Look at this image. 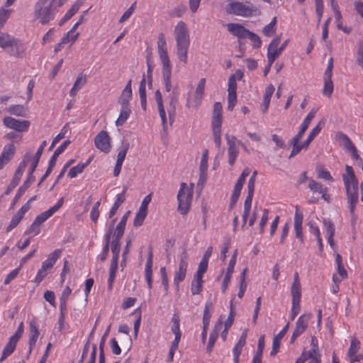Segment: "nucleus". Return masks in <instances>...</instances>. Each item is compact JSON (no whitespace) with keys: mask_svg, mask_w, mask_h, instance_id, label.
<instances>
[{"mask_svg":"<svg viewBox=\"0 0 363 363\" xmlns=\"http://www.w3.org/2000/svg\"><path fill=\"white\" fill-rule=\"evenodd\" d=\"M94 145L101 152L107 154L111 150V139L106 130L100 131L94 138Z\"/></svg>","mask_w":363,"mask_h":363,"instance_id":"12","label":"nucleus"},{"mask_svg":"<svg viewBox=\"0 0 363 363\" xmlns=\"http://www.w3.org/2000/svg\"><path fill=\"white\" fill-rule=\"evenodd\" d=\"M72 293V289L69 286H67L60 296V309L66 310L67 308V301L69 298L70 294Z\"/></svg>","mask_w":363,"mask_h":363,"instance_id":"46","label":"nucleus"},{"mask_svg":"<svg viewBox=\"0 0 363 363\" xmlns=\"http://www.w3.org/2000/svg\"><path fill=\"white\" fill-rule=\"evenodd\" d=\"M82 5V1L81 0H77L76 2H74L70 9L67 11V12L60 21L59 25L62 26L66 21L69 20L79 11Z\"/></svg>","mask_w":363,"mask_h":363,"instance_id":"33","label":"nucleus"},{"mask_svg":"<svg viewBox=\"0 0 363 363\" xmlns=\"http://www.w3.org/2000/svg\"><path fill=\"white\" fill-rule=\"evenodd\" d=\"M280 40L281 36H276L268 46L267 55L268 62L270 63H273L282 52L279 48Z\"/></svg>","mask_w":363,"mask_h":363,"instance_id":"19","label":"nucleus"},{"mask_svg":"<svg viewBox=\"0 0 363 363\" xmlns=\"http://www.w3.org/2000/svg\"><path fill=\"white\" fill-rule=\"evenodd\" d=\"M157 50L158 57L162 65V82L164 85L166 91L170 92L172 90V66L168 53L167 40L163 33H160L158 35Z\"/></svg>","mask_w":363,"mask_h":363,"instance_id":"3","label":"nucleus"},{"mask_svg":"<svg viewBox=\"0 0 363 363\" xmlns=\"http://www.w3.org/2000/svg\"><path fill=\"white\" fill-rule=\"evenodd\" d=\"M11 13V9H5L4 7L0 9V29L4 27Z\"/></svg>","mask_w":363,"mask_h":363,"instance_id":"56","label":"nucleus"},{"mask_svg":"<svg viewBox=\"0 0 363 363\" xmlns=\"http://www.w3.org/2000/svg\"><path fill=\"white\" fill-rule=\"evenodd\" d=\"M237 82L235 76H230L228 82V108L232 111L237 103Z\"/></svg>","mask_w":363,"mask_h":363,"instance_id":"17","label":"nucleus"},{"mask_svg":"<svg viewBox=\"0 0 363 363\" xmlns=\"http://www.w3.org/2000/svg\"><path fill=\"white\" fill-rule=\"evenodd\" d=\"M360 349V342L356 338L352 337L350 341V345L347 352V357L358 354Z\"/></svg>","mask_w":363,"mask_h":363,"instance_id":"51","label":"nucleus"},{"mask_svg":"<svg viewBox=\"0 0 363 363\" xmlns=\"http://www.w3.org/2000/svg\"><path fill=\"white\" fill-rule=\"evenodd\" d=\"M79 35V33L74 32L70 29L61 39V43L67 44L70 43L71 44H73L77 40Z\"/></svg>","mask_w":363,"mask_h":363,"instance_id":"49","label":"nucleus"},{"mask_svg":"<svg viewBox=\"0 0 363 363\" xmlns=\"http://www.w3.org/2000/svg\"><path fill=\"white\" fill-rule=\"evenodd\" d=\"M101 205L100 201H96L90 212V218L93 222H96L99 217V206Z\"/></svg>","mask_w":363,"mask_h":363,"instance_id":"59","label":"nucleus"},{"mask_svg":"<svg viewBox=\"0 0 363 363\" xmlns=\"http://www.w3.org/2000/svg\"><path fill=\"white\" fill-rule=\"evenodd\" d=\"M189 267V255L186 252H182L178 258V264L174 270V284L179 289V283L182 282L186 277Z\"/></svg>","mask_w":363,"mask_h":363,"instance_id":"7","label":"nucleus"},{"mask_svg":"<svg viewBox=\"0 0 363 363\" xmlns=\"http://www.w3.org/2000/svg\"><path fill=\"white\" fill-rule=\"evenodd\" d=\"M155 101L157 105L158 108V112L160 117L162 121V125L163 128V130L166 131L167 130L168 125H167V116L166 112L164 110V107L163 105V100H162V96L160 90H157L155 93Z\"/></svg>","mask_w":363,"mask_h":363,"instance_id":"20","label":"nucleus"},{"mask_svg":"<svg viewBox=\"0 0 363 363\" xmlns=\"http://www.w3.org/2000/svg\"><path fill=\"white\" fill-rule=\"evenodd\" d=\"M305 357L306 360H309V363H321V355L319 350H310L305 351Z\"/></svg>","mask_w":363,"mask_h":363,"instance_id":"41","label":"nucleus"},{"mask_svg":"<svg viewBox=\"0 0 363 363\" xmlns=\"http://www.w3.org/2000/svg\"><path fill=\"white\" fill-rule=\"evenodd\" d=\"M15 150L16 148L13 144H7L4 147L1 156L9 162L13 156Z\"/></svg>","mask_w":363,"mask_h":363,"instance_id":"43","label":"nucleus"},{"mask_svg":"<svg viewBox=\"0 0 363 363\" xmlns=\"http://www.w3.org/2000/svg\"><path fill=\"white\" fill-rule=\"evenodd\" d=\"M121 251V246H115L111 245V252L113 254L111 266L109 268V276L112 277H116L117 269H118V262L119 258V254Z\"/></svg>","mask_w":363,"mask_h":363,"instance_id":"25","label":"nucleus"},{"mask_svg":"<svg viewBox=\"0 0 363 363\" xmlns=\"http://www.w3.org/2000/svg\"><path fill=\"white\" fill-rule=\"evenodd\" d=\"M128 213H125L121 219L116 228L113 227V230L111 237V245L121 246L120 239L124 233L126 222L128 220Z\"/></svg>","mask_w":363,"mask_h":363,"instance_id":"18","label":"nucleus"},{"mask_svg":"<svg viewBox=\"0 0 363 363\" xmlns=\"http://www.w3.org/2000/svg\"><path fill=\"white\" fill-rule=\"evenodd\" d=\"M128 149H129V143L124 144L123 148L118 153L116 163L123 164V163L125 159V156H126Z\"/></svg>","mask_w":363,"mask_h":363,"instance_id":"60","label":"nucleus"},{"mask_svg":"<svg viewBox=\"0 0 363 363\" xmlns=\"http://www.w3.org/2000/svg\"><path fill=\"white\" fill-rule=\"evenodd\" d=\"M228 30L238 38H247L250 30L239 23H230L227 24Z\"/></svg>","mask_w":363,"mask_h":363,"instance_id":"26","label":"nucleus"},{"mask_svg":"<svg viewBox=\"0 0 363 363\" xmlns=\"http://www.w3.org/2000/svg\"><path fill=\"white\" fill-rule=\"evenodd\" d=\"M335 139L342 147L351 155L353 159L356 160L361 159L357 147L346 134L337 132L335 135Z\"/></svg>","mask_w":363,"mask_h":363,"instance_id":"10","label":"nucleus"},{"mask_svg":"<svg viewBox=\"0 0 363 363\" xmlns=\"http://www.w3.org/2000/svg\"><path fill=\"white\" fill-rule=\"evenodd\" d=\"M86 77L84 74L79 75L75 80L72 88L69 91V95L72 97L86 84Z\"/></svg>","mask_w":363,"mask_h":363,"instance_id":"35","label":"nucleus"},{"mask_svg":"<svg viewBox=\"0 0 363 363\" xmlns=\"http://www.w3.org/2000/svg\"><path fill=\"white\" fill-rule=\"evenodd\" d=\"M130 105H121L120 114L116 121V126H122L130 117Z\"/></svg>","mask_w":363,"mask_h":363,"instance_id":"31","label":"nucleus"},{"mask_svg":"<svg viewBox=\"0 0 363 363\" xmlns=\"http://www.w3.org/2000/svg\"><path fill=\"white\" fill-rule=\"evenodd\" d=\"M29 350L28 353L30 354L32 350L35 346L40 332L38 330V325L35 320H31L29 323Z\"/></svg>","mask_w":363,"mask_h":363,"instance_id":"23","label":"nucleus"},{"mask_svg":"<svg viewBox=\"0 0 363 363\" xmlns=\"http://www.w3.org/2000/svg\"><path fill=\"white\" fill-rule=\"evenodd\" d=\"M172 332L174 335H182V332L180 330V319L179 316L177 313H174L172 315Z\"/></svg>","mask_w":363,"mask_h":363,"instance_id":"54","label":"nucleus"},{"mask_svg":"<svg viewBox=\"0 0 363 363\" xmlns=\"http://www.w3.org/2000/svg\"><path fill=\"white\" fill-rule=\"evenodd\" d=\"M291 302H301V284H292L291 287Z\"/></svg>","mask_w":363,"mask_h":363,"instance_id":"44","label":"nucleus"},{"mask_svg":"<svg viewBox=\"0 0 363 363\" xmlns=\"http://www.w3.org/2000/svg\"><path fill=\"white\" fill-rule=\"evenodd\" d=\"M126 188H124L121 194L116 195V200L109 211L108 217L112 218L117 212L120 206L124 202L125 197Z\"/></svg>","mask_w":363,"mask_h":363,"instance_id":"34","label":"nucleus"},{"mask_svg":"<svg viewBox=\"0 0 363 363\" xmlns=\"http://www.w3.org/2000/svg\"><path fill=\"white\" fill-rule=\"evenodd\" d=\"M152 252L150 251L148 255L147 260L145 267V276L149 289L152 287Z\"/></svg>","mask_w":363,"mask_h":363,"instance_id":"28","label":"nucleus"},{"mask_svg":"<svg viewBox=\"0 0 363 363\" xmlns=\"http://www.w3.org/2000/svg\"><path fill=\"white\" fill-rule=\"evenodd\" d=\"M147 215V211L139 208V209L135 216L133 225L135 226L142 225Z\"/></svg>","mask_w":363,"mask_h":363,"instance_id":"50","label":"nucleus"},{"mask_svg":"<svg viewBox=\"0 0 363 363\" xmlns=\"http://www.w3.org/2000/svg\"><path fill=\"white\" fill-rule=\"evenodd\" d=\"M3 123L6 128L15 130L18 132L27 131L30 125L28 121L18 120L11 116L4 117Z\"/></svg>","mask_w":363,"mask_h":363,"instance_id":"15","label":"nucleus"},{"mask_svg":"<svg viewBox=\"0 0 363 363\" xmlns=\"http://www.w3.org/2000/svg\"><path fill=\"white\" fill-rule=\"evenodd\" d=\"M252 198H253V195L247 194V196L245 199V201L244 203V211H243V214H242V220H243L242 225H245L246 224L247 219L250 215L252 202Z\"/></svg>","mask_w":363,"mask_h":363,"instance_id":"42","label":"nucleus"},{"mask_svg":"<svg viewBox=\"0 0 363 363\" xmlns=\"http://www.w3.org/2000/svg\"><path fill=\"white\" fill-rule=\"evenodd\" d=\"M221 322L218 323L213 329V330L211 333L208 340V343L207 346V350L208 352H211L214 347L215 342L218 337V333L221 329Z\"/></svg>","mask_w":363,"mask_h":363,"instance_id":"37","label":"nucleus"},{"mask_svg":"<svg viewBox=\"0 0 363 363\" xmlns=\"http://www.w3.org/2000/svg\"><path fill=\"white\" fill-rule=\"evenodd\" d=\"M116 218L113 219L108 224V231L105 235L106 243L104 246L101 254L99 255L101 261H104L108 255L109 250V245L111 244V238L113 230V226H115V222Z\"/></svg>","mask_w":363,"mask_h":363,"instance_id":"24","label":"nucleus"},{"mask_svg":"<svg viewBox=\"0 0 363 363\" xmlns=\"http://www.w3.org/2000/svg\"><path fill=\"white\" fill-rule=\"evenodd\" d=\"M67 0H38L35 4L34 18L43 25L54 20Z\"/></svg>","mask_w":363,"mask_h":363,"instance_id":"2","label":"nucleus"},{"mask_svg":"<svg viewBox=\"0 0 363 363\" xmlns=\"http://www.w3.org/2000/svg\"><path fill=\"white\" fill-rule=\"evenodd\" d=\"M173 35L176 42V55L179 62L186 64L191 43L187 24L183 21L177 22L173 30Z\"/></svg>","mask_w":363,"mask_h":363,"instance_id":"1","label":"nucleus"},{"mask_svg":"<svg viewBox=\"0 0 363 363\" xmlns=\"http://www.w3.org/2000/svg\"><path fill=\"white\" fill-rule=\"evenodd\" d=\"M274 90H275L274 86L272 84H269L265 89L264 98H263V104L264 106V112L267 111L269 108L271 98L274 92Z\"/></svg>","mask_w":363,"mask_h":363,"instance_id":"40","label":"nucleus"},{"mask_svg":"<svg viewBox=\"0 0 363 363\" xmlns=\"http://www.w3.org/2000/svg\"><path fill=\"white\" fill-rule=\"evenodd\" d=\"M186 11V6L181 4L172 10L170 15L173 17H182Z\"/></svg>","mask_w":363,"mask_h":363,"instance_id":"61","label":"nucleus"},{"mask_svg":"<svg viewBox=\"0 0 363 363\" xmlns=\"http://www.w3.org/2000/svg\"><path fill=\"white\" fill-rule=\"evenodd\" d=\"M194 184L189 187L186 183L182 182L177 194L178 207L177 210L182 215H186L191 207L193 199Z\"/></svg>","mask_w":363,"mask_h":363,"instance_id":"6","label":"nucleus"},{"mask_svg":"<svg viewBox=\"0 0 363 363\" xmlns=\"http://www.w3.org/2000/svg\"><path fill=\"white\" fill-rule=\"evenodd\" d=\"M312 315L311 313H303L298 317L296 323V327L291 337L290 342L294 343L295 340L302 335L307 329L308 325V321L311 318Z\"/></svg>","mask_w":363,"mask_h":363,"instance_id":"13","label":"nucleus"},{"mask_svg":"<svg viewBox=\"0 0 363 363\" xmlns=\"http://www.w3.org/2000/svg\"><path fill=\"white\" fill-rule=\"evenodd\" d=\"M269 220V211L264 208L262 212L261 220L259 224V233H263L265 226Z\"/></svg>","mask_w":363,"mask_h":363,"instance_id":"57","label":"nucleus"},{"mask_svg":"<svg viewBox=\"0 0 363 363\" xmlns=\"http://www.w3.org/2000/svg\"><path fill=\"white\" fill-rule=\"evenodd\" d=\"M69 144L70 140H67L64 141L59 147H57L55 150L52 156L50 159V163H55L58 156L60 155V154H62L65 150V149Z\"/></svg>","mask_w":363,"mask_h":363,"instance_id":"48","label":"nucleus"},{"mask_svg":"<svg viewBox=\"0 0 363 363\" xmlns=\"http://www.w3.org/2000/svg\"><path fill=\"white\" fill-rule=\"evenodd\" d=\"M208 261H205L203 259H201V262L199 264V267L197 269V271L194 275L197 277H203V274L206 273L208 269Z\"/></svg>","mask_w":363,"mask_h":363,"instance_id":"63","label":"nucleus"},{"mask_svg":"<svg viewBox=\"0 0 363 363\" xmlns=\"http://www.w3.org/2000/svg\"><path fill=\"white\" fill-rule=\"evenodd\" d=\"M316 112L317 111L315 109H313L307 114V116L305 117L301 125L299 131L290 140V145H295L296 143L299 142V140L302 138L303 134L305 133L306 130L308 129L311 122L315 116Z\"/></svg>","mask_w":363,"mask_h":363,"instance_id":"16","label":"nucleus"},{"mask_svg":"<svg viewBox=\"0 0 363 363\" xmlns=\"http://www.w3.org/2000/svg\"><path fill=\"white\" fill-rule=\"evenodd\" d=\"M324 228L326 231V234L328 235V242L330 246L333 248L335 246L333 236L335 235V225L334 223L330 220L327 218H324L323 220Z\"/></svg>","mask_w":363,"mask_h":363,"instance_id":"30","label":"nucleus"},{"mask_svg":"<svg viewBox=\"0 0 363 363\" xmlns=\"http://www.w3.org/2000/svg\"><path fill=\"white\" fill-rule=\"evenodd\" d=\"M17 342V341L10 337L9 341L3 350L1 357L0 358V362H3L16 349Z\"/></svg>","mask_w":363,"mask_h":363,"instance_id":"39","label":"nucleus"},{"mask_svg":"<svg viewBox=\"0 0 363 363\" xmlns=\"http://www.w3.org/2000/svg\"><path fill=\"white\" fill-rule=\"evenodd\" d=\"M289 323H287L281 330V331L274 337L273 342H272V351L270 352L271 356H275L277 354V352H279L281 340L284 337V336L286 334L288 328H289Z\"/></svg>","mask_w":363,"mask_h":363,"instance_id":"27","label":"nucleus"},{"mask_svg":"<svg viewBox=\"0 0 363 363\" xmlns=\"http://www.w3.org/2000/svg\"><path fill=\"white\" fill-rule=\"evenodd\" d=\"M92 160V157H90L86 162H80L77 165L72 167L68 172V177L69 178H75L79 174L82 173L85 167H86Z\"/></svg>","mask_w":363,"mask_h":363,"instance_id":"36","label":"nucleus"},{"mask_svg":"<svg viewBox=\"0 0 363 363\" xmlns=\"http://www.w3.org/2000/svg\"><path fill=\"white\" fill-rule=\"evenodd\" d=\"M61 254V250H55L54 252L50 253L47 259L43 262L41 267L37 272L35 278V281L37 284L40 283L43 279L48 274Z\"/></svg>","mask_w":363,"mask_h":363,"instance_id":"8","label":"nucleus"},{"mask_svg":"<svg viewBox=\"0 0 363 363\" xmlns=\"http://www.w3.org/2000/svg\"><path fill=\"white\" fill-rule=\"evenodd\" d=\"M212 313V303L206 302L203 315V330L201 333L202 340L204 342L207 337V330L210 323Z\"/></svg>","mask_w":363,"mask_h":363,"instance_id":"22","label":"nucleus"},{"mask_svg":"<svg viewBox=\"0 0 363 363\" xmlns=\"http://www.w3.org/2000/svg\"><path fill=\"white\" fill-rule=\"evenodd\" d=\"M277 23V18L274 17L271 22L265 26L262 30L264 35L269 36L275 32V26Z\"/></svg>","mask_w":363,"mask_h":363,"instance_id":"55","label":"nucleus"},{"mask_svg":"<svg viewBox=\"0 0 363 363\" xmlns=\"http://www.w3.org/2000/svg\"><path fill=\"white\" fill-rule=\"evenodd\" d=\"M8 112L17 116H26V108L23 105H13L8 108Z\"/></svg>","mask_w":363,"mask_h":363,"instance_id":"45","label":"nucleus"},{"mask_svg":"<svg viewBox=\"0 0 363 363\" xmlns=\"http://www.w3.org/2000/svg\"><path fill=\"white\" fill-rule=\"evenodd\" d=\"M208 150H205L203 152L200 166V178L199 182H204L206 179V173L208 169Z\"/></svg>","mask_w":363,"mask_h":363,"instance_id":"29","label":"nucleus"},{"mask_svg":"<svg viewBox=\"0 0 363 363\" xmlns=\"http://www.w3.org/2000/svg\"><path fill=\"white\" fill-rule=\"evenodd\" d=\"M228 144V162L233 165L239 154L238 145H240L245 150H247L245 145L240 140H238L234 135H225Z\"/></svg>","mask_w":363,"mask_h":363,"instance_id":"11","label":"nucleus"},{"mask_svg":"<svg viewBox=\"0 0 363 363\" xmlns=\"http://www.w3.org/2000/svg\"><path fill=\"white\" fill-rule=\"evenodd\" d=\"M13 37V36L9 35V33L2 32L0 30V48L4 50V49H6Z\"/></svg>","mask_w":363,"mask_h":363,"instance_id":"53","label":"nucleus"},{"mask_svg":"<svg viewBox=\"0 0 363 363\" xmlns=\"http://www.w3.org/2000/svg\"><path fill=\"white\" fill-rule=\"evenodd\" d=\"M318 176L319 178L333 182L334 179L331 176L329 171L325 168H320L318 170Z\"/></svg>","mask_w":363,"mask_h":363,"instance_id":"64","label":"nucleus"},{"mask_svg":"<svg viewBox=\"0 0 363 363\" xmlns=\"http://www.w3.org/2000/svg\"><path fill=\"white\" fill-rule=\"evenodd\" d=\"M308 188L315 193L317 192L320 194L323 193L324 191H325L327 187L314 179H311L308 183Z\"/></svg>","mask_w":363,"mask_h":363,"instance_id":"52","label":"nucleus"},{"mask_svg":"<svg viewBox=\"0 0 363 363\" xmlns=\"http://www.w3.org/2000/svg\"><path fill=\"white\" fill-rule=\"evenodd\" d=\"M333 83L332 80H324V87L323 89V94L330 97L333 92Z\"/></svg>","mask_w":363,"mask_h":363,"instance_id":"58","label":"nucleus"},{"mask_svg":"<svg viewBox=\"0 0 363 363\" xmlns=\"http://www.w3.org/2000/svg\"><path fill=\"white\" fill-rule=\"evenodd\" d=\"M323 123L320 122L315 127H314L308 134L306 140L302 143H296L295 145H291L292 147L291 152L289 155V158L294 157L298 155L302 150H307L310 143L320 133L323 128Z\"/></svg>","mask_w":363,"mask_h":363,"instance_id":"9","label":"nucleus"},{"mask_svg":"<svg viewBox=\"0 0 363 363\" xmlns=\"http://www.w3.org/2000/svg\"><path fill=\"white\" fill-rule=\"evenodd\" d=\"M203 277L194 276V279L191 284V291L192 295L199 294L203 287Z\"/></svg>","mask_w":363,"mask_h":363,"instance_id":"38","label":"nucleus"},{"mask_svg":"<svg viewBox=\"0 0 363 363\" xmlns=\"http://www.w3.org/2000/svg\"><path fill=\"white\" fill-rule=\"evenodd\" d=\"M247 38H248L252 43V46L255 48H260L262 45V40L255 33L249 31Z\"/></svg>","mask_w":363,"mask_h":363,"instance_id":"62","label":"nucleus"},{"mask_svg":"<svg viewBox=\"0 0 363 363\" xmlns=\"http://www.w3.org/2000/svg\"><path fill=\"white\" fill-rule=\"evenodd\" d=\"M26 47L21 40L15 37L11 40L6 49H4L6 53L10 56L15 57H23L25 55Z\"/></svg>","mask_w":363,"mask_h":363,"instance_id":"14","label":"nucleus"},{"mask_svg":"<svg viewBox=\"0 0 363 363\" xmlns=\"http://www.w3.org/2000/svg\"><path fill=\"white\" fill-rule=\"evenodd\" d=\"M342 177L346 191L350 211L353 214L356 205L359 201V182L352 166L345 165V172L342 174Z\"/></svg>","mask_w":363,"mask_h":363,"instance_id":"4","label":"nucleus"},{"mask_svg":"<svg viewBox=\"0 0 363 363\" xmlns=\"http://www.w3.org/2000/svg\"><path fill=\"white\" fill-rule=\"evenodd\" d=\"M303 216L302 213H301L298 210V208L296 207V211L294 218V227L295 230L296 236L298 239L301 240V242L303 241Z\"/></svg>","mask_w":363,"mask_h":363,"instance_id":"21","label":"nucleus"},{"mask_svg":"<svg viewBox=\"0 0 363 363\" xmlns=\"http://www.w3.org/2000/svg\"><path fill=\"white\" fill-rule=\"evenodd\" d=\"M225 10L229 14L242 17H250L258 13V9L253 4L233 0L228 1Z\"/></svg>","mask_w":363,"mask_h":363,"instance_id":"5","label":"nucleus"},{"mask_svg":"<svg viewBox=\"0 0 363 363\" xmlns=\"http://www.w3.org/2000/svg\"><path fill=\"white\" fill-rule=\"evenodd\" d=\"M131 80H129L123 89L118 101L121 105H129V101L132 98Z\"/></svg>","mask_w":363,"mask_h":363,"instance_id":"32","label":"nucleus"},{"mask_svg":"<svg viewBox=\"0 0 363 363\" xmlns=\"http://www.w3.org/2000/svg\"><path fill=\"white\" fill-rule=\"evenodd\" d=\"M203 97L196 95L195 93L192 97H189L186 101V106L194 109H198L201 104Z\"/></svg>","mask_w":363,"mask_h":363,"instance_id":"47","label":"nucleus"}]
</instances>
